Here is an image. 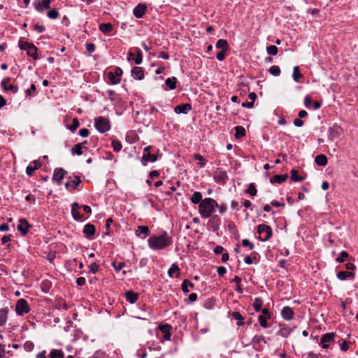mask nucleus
Instances as JSON below:
<instances>
[{
  "instance_id": "obj_18",
  "label": "nucleus",
  "mask_w": 358,
  "mask_h": 358,
  "mask_svg": "<svg viewBox=\"0 0 358 358\" xmlns=\"http://www.w3.org/2000/svg\"><path fill=\"white\" fill-rule=\"evenodd\" d=\"M29 228V224L27 220L25 219H20L17 226V229L21 232V234L25 235L28 232Z\"/></svg>"
},
{
  "instance_id": "obj_59",
  "label": "nucleus",
  "mask_w": 358,
  "mask_h": 358,
  "mask_svg": "<svg viewBox=\"0 0 358 358\" xmlns=\"http://www.w3.org/2000/svg\"><path fill=\"white\" fill-rule=\"evenodd\" d=\"M36 170H37V167L29 165L26 169V173L29 176H31L34 175Z\"/></svg>"
},
{
  "instance_id": "obj_44",
  "label": "nucleus",
  "mask_w": 358,
  "mask_h": 358,
  "mask_svg": "<svg viewBox=\"0 0 358 358\" xmlns=\"http://www.w3.org/2000/svg\"><path fill=\"white\" fill-rule=\"evenodd\" d=\"M303 77V75L300 73L299 66H294L293 69V79L296 82H299V79Z\"/></svg>"
},
{
  "instance_id": "obj_37",
  "label": "nucleus",
  "mask_w": 358,
  "mask_h": 358,
  "mask_svg": "<svg viewBox=\"0 0 358 358\" xmlns=\"http://www.w3.org/2000/svg\"><path fill=\"white\" fill-rule=\"evenodd\" d=\"M177 78L176 77L169 78L166 80L165 83L170 90L176 88Z\"/></svg>"
},
{
  "instance_id": "obj_31",
  "label": "nucleus",
  "mask_w": 358,
  "mask_h": 358,
  "mask_svg": "<svg viewBox=\"0 0 358 358\" xmlns=\"http://www.w3.org/2000/svg\"><path fill=\"white\" fill-rule=\"evenodd\" d=\"M190 200L192 203L194 204L201 203V202L203 200L202 199V194L199 192H194L192 195Z\"/></svg>"
},
{
  "instance_id": "obj_38",
  "label": "nucleus",
  "mask_w": 358,
  "mask_h": 358,
  "mask_svg": "<svg viewBox=\"0 0 358 358\" xmlns=\"http://www.w3.org/2000/svg\"><path fill=\"white\" fill-rule=\"evenodd\" d=\"M262 305L263 301L261 298L257 297L255 299L254 302L252 303V306L257 312L261 310Z\"/></svg>"
},
{
  "instance_id": "obj_21",
  "label": "nucleus",
  "mask_w": 358,
  "mask_h": 358,
  "mask_svg": "<svg viewBox=\"0 0 358 358\" xmlns=\"http://www.w3.org/2000/svg\"><path fill=\"white\" fill-rule=\"evenodd\" d=\"M282 316L286 320H290L294 316V310L289 306H285L282 310Z\"/></svg>"
},
{
  "instance_id": "obj_35",
  "label": "nucleus",
  "mask_w": 358,
  "mask_h": 358,
  "mask_svg": "<svg viewBox=\"0 0 358 358\" xmlns=\"http://www.w3.org/2000/svg\"><path fill=\"white\" fill-rule=\"evenodd\" d=\"M235 138H241L245 136V129L242 126H236L235 127Z\"/></svg>"
},
{
  "instance_id": "obj_51",
  "label": "nucleus",
  "mask_w": 358,
  "mask_h": 358,
  "mask_svg": "<svg viewBox=\"0 0 358 358\" xmlns=\"http://www.w3.org/2000/svg\"><path fill=\"white\" fill-rule=\"evenodd\" d=\"M348 257H349L348 252L346 251H343L339 255V256L336 257V261L337 262L341 263V262H343L345 260V259L348 258Z\"/></svg>"
},
{
  "instance_id": "obj_40",
  "label": "nucleus",
  "mask_w": 358,
  "mask_h": 358,
  "mask_svg": "<svg viewBox=\"0 0 358 358\" xmlns=\"http://www.w3.org/2000/svg\"><path fill=\"white\" fill-rule=\"evenodd\" d=\"M193 157L196 161L199 162L198 164L199 165L200 167L205 166L206 164V160L202 155H201L200 154H194Z\"/></svg>"
},
{
  "instance_id": "obj_27",
  "label": "nucleus",
  "mask_w": 358,
  "mask_h": 358,
  "mask_svg": "<svg viewBox=\"0 0 358 358\" xmlns=\"http://www.w3.org/2000/svg\"><path fill=\"white\" fill-rule=\"evenodd\" d=\"M287 177L288 176L287 174L275 175L271 179L270 181L271 183L281 184L287 180Z\"/></svg>"
},
{
  "instance_id": "obj_24",
  "label": "nucleus",
  "mask_w": 358,
  "mask_h": 358,
  "mask_svg": "<svg viewBox=\"0 0 358 358\" xmlns=\"http://www.w3.org/2000/svg\"><path fill=\"white\" fill-rule=\"evenodd\" d=\"M125 298L130 303H134L138 299V294L133 291H128L125 293Z\"/></svg>"
},
{
  "instance_id": "obj_22",
  "label": "nucleus",
  "mask_w": 358,
  "mask_h": 358,
  "mask_svg": "<svg viewBox=\"0 0 358 358\" xmlns=\"http://www.w3.org/2000/svg\"><path fill=\"white\" fill-rule=\"evenodd\" d=\"M157 160V156L150 152L144 153L142 157V164L145 166L148 162H155Z\"/></svg>"
},
{
  "instance_id": "obj_10",
  "label": "nucleus",
  "mask_w": 358,
  "mask_h": 358,
  "mask_svg": "<svg viewBox=\"0 0 358 358\" xmlns=\"http://www.w3.org/2000/svg\"><path fill=\"white\" fill-rule=\"evenodd\" d=\"M135 234L136 236L144 239L150 236V230L148 226H138L135 231Z\"/></svg>"
},
{
  "instance_id": "obj_46",
  "label": "nucleus",
  "mask_w": 358,
  "mask_h": 358,
  "mask_svg": "<svg viewBox=\"0 0 358 358\" xmlns=\"http://www.w3.org/2000/svg\"><path fill=\"white\" fill-rule=\"evenodd\" d=\"M189 287L192 288L194 287V284L192 282H191L190 281H189L188 280H185L182 284V290L185 293H187L189 292V290L188 289Z\"/></svg>"
},
{
  "instance_id": "obj_32",
  "label": "nucleus",
  "mask_w": 358,
  "mask_h": 358,
  "mask_svg": "<svg viewBox=\"0 0 358 358\" xmlns=\"http://www.w3.org/2000/svg\"><path fill=\"white\" fill-rule=\"evenodd\" d=\"M231 317L238 321L237 322L238 326H243L244 324V317L242 316V315L239 312H238V311L233 312L231 313Z\"/></svg>"
},
{
  "instance_id": "obj_19",
  "label": "nucleus",
  "mask_w": 358,
  "mask_h": 358,
  "mask_svg": "<svg viewBox=\"0 0 358 358\" xmlns=\"http://www.w3.org/2000/svg\"><path fill=\"white\" fill-rule=\"evenodd\" d=\"M131 76L135 79L142 80L144 78L143 69L138 66L134 67L131 69Z\"/></svg>"
},
{
  "instance_id": "obj_54",
  "label": "nucleus",
  "mask_w": 358,
  "mask_h": 358,
  "mask_svg": "<svg viewBox=\"0 0 358 358\" xmlns=\"http://www.w3.org/2000/svg\"><path fill=\"white\" fill-rule=\"evenodd\" d=\"M47 15L50 19H57L59 17V12L56 9H52L48 11Z\"/></svg>"
},
{
  "instance_id": "obj_48",
  "label": "nucleus",
  "mask_w": 358,
  "mask_h": 358,
  "mask_svg": "<svg viewBox=\"0 0 358 358\" xmlns=\"http://www.w3.org/2000/svg\"><path fill=\"white\" fill-rule=\"evenodd\" d=\"M135 51L136 52V57L135 58V63L136 64H141L143 61V53H142L141 50L138 48H135Z\"/></svg>"
},
{
  "instance_id": "obj_11",
  "label": "nucleus",
  "mask_w": 358,
  "mask_h": 358,
  "mask_svg": "<svg viewBox=\"0 0 358 358\" xmlns=\"http://www.w3.org/2000/svg\"><path fill=\"white\" fill-rule=\"evenodd\" d=\"M34 8L40 13L50 8V5L46 3L45 0H35L33 3Z\"/></svg>"
},
{
  "instance_id": "obj_16",
  "label": "nucleus",
  "mask_w": 358,
  "mask_h": 358,
  "mask_svg": "<svg viewBox=\"0 0 358 358\" xmlns=\"http://www.w3.org/2000/svg\"><path fill=\"white\" fill-rule=\"evenodd\" d=\"M146 9L147 7L145 4L139 3L134 8L133 10L134 16L137 18L142 17L145 13Z\"/></svg>"
},
{
  "instance_id": "obj_34",
  "label": "nucleus",
  "mask_w": 358,
  "mask_h": 358,
  "mask_svg": "<svg viewBox=\"0 0 358 358\" xmlns=\"http://www.w3.org/2000/svg\"><path fill=\"white\" fill-rule=\"evenodd\" d=\"M27 54L33 59H38L37 48L34 44L27 50Z\"/></svg>"
},
{
  "instance_id": "obj_55",
  "label": "nucleus",
  "mask_w": 358,
  "mask_h": 358,
  "mask_svg": "<svg viewBox=\"0 0 358 358\" xmlns=\"http://www.w3.org/2000/svg\"><path fill=\"white\" fill-rule=\"evenodd\" d=\"M33 43H30L27 41H19V47L21 50H27Z\"/></svg>"
},
{
  "instance_id": "obj_45",
  "label": "nucleus",
  "mask_w": 358,
  "mask_h": 358,
  "mask_svg": "<svg viewBox=\"0 0 358 358\" xmlns=\"http://www.w3.org/2000/svg\"><path fill=\"white\" fill-rule=\"evenodd\" d=\"M233 282H236V288H235V290L239 293V294H242L243 293V289L241 288V278L237 275H236L234 277V278L232 280Z\"/></svg>"
},
{
  "instance_id": "obj_49",
  "label": "nucleus",
  "mask_w": 358,
  "mask_h": 358,
  "mask_svg": "<svg viewBox=\"0 0 358 358\" xmlns=\"http://www.w3.org/2000/svg\"><path fill=\"white\" fill-rule=\"evenodd\" d=\"M268 71L269 73L274 76H278L280 74V69L279 68L278 66H272L269 69H268Z\"/></svg>"
},
{
  "instance_id": "obj_39",
  "label": "nucleus",
  "mask_w": 358,
  "mask_h": 358,
  "mask_svg": "<svg viewBox=\"0 0 358 358\" xmlns=\"http://www.w3.org/2000/svg\"><path fill=\"white\" fill-rule=\"evenodd\" d=\"M64 354L60 350L54 349L50 353V358H64Z\"/></svg>"
},
{
  "instance_id": "obj_7",
  "label": "nucleus",
  "mask_w": 358,
  "mask_h": 358,
  "mask_svg": "<svg viewBox=\"0 0 358 358\" xmlns=\"http://www.w3.org/2000/svg\"><path fill=\"white\" fill-rule=\"evenodd\" d=\"M227 179L228 176L226 171L220 168L216 169L214 173V180L216 182L220 184H225Z\"/></svg>"
},
{
  "instance_id": "obj_9",
  "label": "nucleus",
  "mask_w": 358,
  "mask_h": 358,
  "mask_svg": "<svg viewBox=\"0 0 358 358\" xmlns=\"http://www.w3.org/2000/svg\"><path fill=\"white\" fill-rule=\"evenodd\" d=\"M80 208V206L76 202H74L71 204L72 217L77 221H81L84 219V215L78 211Z\"/></svg>"
},
{
  "instance_id": "obj_33",
  "label": "nucleus",
  "mask_w": 358,
  "mask_h": 358,
  "mask_svg": "<svg viewBox=\"0 0 358 358\" xmlns=\"http://www.w3.org/2000/svg\"><path fill=\"white\" fill-rule=\"evenodd\" d=\"M107 78L108 80L110 81V83L112 85H117L120 83V78H117L115 76V73H114V71H109L107 73Z\"/></svg>"
},
{
  "instance_id": "obj_28",
  "label": "nucleus",
  "mask_w": 358,
  "mask_h": 358,
  "mask_svg": "<svg viewBox=\"0 0 358 358\" xmlns=\"http://www.w3.org/2000/svg\"><path fill=\"white\" fill-rule=\"evenodd\" d=\"M99 28L101 32H103L104 34H107V33L110 32L113 30V26L110 22L101 23L99 24Z\"/></svg>"
},
{
  "instance_id": "obj_42",
  "label": "nucleus",
  "mask_w": 358,
  "mask_h": 358,
  "mask_svg": "<svg viewBox=\"0 0 358 358\" xmlns=\"http://www.w3.org/2000/svg\"><path fill=\"white\" fill-rule=\"evenodd\" d=\"M291 179L295 182H301L304 180V178L298 175V171L295 169L291 171Z\"/></svg>"
},
{
  "instance_id": "obj_25",
  "label": "nucleus",
  "mask_w": 358,
  "mask_h": 358,
  "mask_svg": "<svg viewBox=\"0 0 358 358\" xmlns=\"http://www.w3.org/2000/svg\"><path fill=\"white\" fill-rule=\"evenodd\" d=\"M168 275L171 278L173 277L174 275L176 277H179L180 268L177 264L174 263L171 265V268L168 271Z\"/></svg>"
},
{
  "instance_id": "obj_8",
  "label": "nucleus",
  "mask_w": 358,
  "mask_h": 358,
  "mask_svg": "<svg viewBox=\"0 0 358 358\" xmlns=\"http://www.w3.org/2000/svg\"><path fill=\"white\" fill-rule=\"evenodd\" d=\"M66 173L67 172L64 169L56 168L54 170L52 181L57 182L58 185L62 184V180Z\"/></svg>"
},
{
  "instance_id": "obj_15",
  "label": "nucleus",
  "mask_w": 358,
  "mask_h": 358,
  "mask_svg": "<svg viewBox=\"0 0 358 358\" xmlns=\"http://www.w3.org/2000/svg\"><path fill=\"white\" fill-rule=\"evenodd\" d=\"M81 182L80 176H76L71 181H67L65 182V187L66 189H71L72 190L76 189L79 184Z\"/></svg>"
},
{
  "instance_id": "obj_50",
  "label": "nucleus",
  "mask_w": 358,
  "mask_h": 358,
  "mask_svg": "<svg viewBox=\"0 0 358 358\" xmlns=\"http://www.w3.org/2000/svg\"><path fill=\"white\" fill-rule=\"evenodd\" d=\"M278 48L275 46V45H268L267 48H266V51H267V53L269 55H273V56H275L277 55L278 53Z\"/></svg>"
},
{
  "instance_id": "obj_1",
  "label": "nucleus",
  "mask_w": 358,
  "mask_h": 358,
  "mask_svg": "<svg viewBox=\"0 0 358 358\" xmlns=\"http://www.w3.org/2000/svg\"><path fill=\"white\" fill-rule=\"evenodd\" d=\"M149 247L152 250H163L171 245L173 243L172 238L166 231L159 236H151L148 240Z\"/></svg>"
},
{
  "instance_id": "obj_64",
  "label": "nucleus",
  "mask_w": 358,
  "mask_h": 358,
  "mask_svg": "<svg viewBox=\"0 0 358 358\" xmlns=\"http://www.w3.org/2000/svg\"><path fill=\"white\" fill-rule=\"evenodd\" d=\"M36 91V85L34 84H31L29 89H27L25 92L28 96H33L34 92Z\"/></svg>"
},
{
  "instance_id": "obj_23",
  "label": "nucleus",
  "mask_w": 358,
  "mask_h": 358,
  "mask_svg": "<svg viewBox=\"0 0 358 358\" xmlns=\"http://www.w3.org/2000/svg\"><path fill=\"white\" fill-rule=\"evenodd\" d=\"M261 342H264V343H266V341L265 340V338L263 336H255L252 339V344L255 348L257 350H261V347L259 346Z\"/></svg>"
},
{
  "instance_id": "obj_36",
  "label": "nucleus",
  "mask_w": 358,
  "mask_h": 358,
  "mask_svg": "<svg viewBox=\"0 0 358 358\" xmlns=\"http://www.w3.org/2000/svg\"><path fill=\"white\" fill-rule=\"evenodd\" d=\"M8 313V311L7 308H2L0 310V326L5 324L7 320Z\"/></svg>"
},
{
  "instance_id": "obj_53",
  "label": "nucleus",
  "mask_w": 358,
  "mask_h": 358,
  "mask_svg": "<svg viewBox=\"0 0 358 358\" xmlns=\"http://www.w3.org/2000/svg\"><path fill=\"white\" fill-rule=\"evenodd\" d=\"M246 192L250 194L251 196H255L257 194V190L254 183H250L248 186Z\"/></svg>"
},
{
  "instance_id": "obj_47",
  "label": "nucleus",
  "mask_w": 358,
  "mask_h": 358,
  "mask_svg": "<svg viewBox=\"0 0 358 358\" xmlns=\"http://www.w3.org/2000/svg\"><path fill=\"white\" fill-rule=\"evenodd\" d=\"M80 126L78 119L75 117L73 119L72 124L68 126V129L71 131L74 132Z\"/></svg>"
},
{
  "instance_id": "obj_17",
  "label": "nucleus",
  "mask_w": 358,
  "mask_h": 358,
  "mask_svg": "<svg viewBox=\"0 0 358 358\" xmlns=\"http://www.w3.org/2000/svg\"><path fill=\"white\" fill-rule=\"evenodd\" d=\"M191 110H192V106L189 103L180 104V105L176 106L174 108L175 113H176L178 114H180V113L187 114Z\"/></svg>"
},
{
  "instance_id": "obj_4",
  "label": "nucleus",
  "mask_w": 358,
  "mask_h": 358,
  "mask_svg": "<svg viewBox=\"0 0 358 358\" xmlns=\"http://www.w3.org/2000/svg\"><path fill=\"white\" fill-rule=\"evenodd\" d=\"M257 232L260 235L259 239L262 241H268L272 236V229L266 224H259L257 227Z\"/></svg>"
},
{
  "instance_id": "obj_56",
  "label": "nucleus",
  "mask_w": 358,
  "mask_h": 358,
  "mask_svg": "<svg viewBox=\"0 0 358 358\" xmlns=\"http://www.w3.org/2000/svg\"><path fill=\"white\" fill-rule=\"evenodd\" d=\"M34 344L32 341H27L24 344V349L27 352H31L34 350Z\"/></svg>"
},
{
  "instance_id": "obj_52",
  "label": "nucleus",
  "mask_w": 358,
  "mask_h": 358,
  "mask_svg": "<svg viewBox=\"0 0 358 358\" xmlns=\"http://www.w3.org/2000/svg\"><path fill=\"white\" fill-rule=\"evenodd\" d=\"M267 320H269V319L268 317H266L265 316L262 315H260L258 317L259 322L261 327H262L263 328H266L268 327V323H267Z\"/></svg>"
},
{
  "instance_id": "obj_2",
  "label": "nucleus",
  "mask_w": 358,
  "mask_h": 358,
  "mask_svg": "<svg viewBox=\"0 0 358 358\" xmlns=\"http://www.w3.org/2000/svg\"><path fill=\"white\" fill-rule=\"evenodd\" d=\"M217 202L212 198L204 199L199 205V213L203 219L210 217L215 212Z\"/></svg>"
},
{
  "instance_id": "obj_41",
  "label": "nucleus",
  "mask_w": 358,
  "mask_h": 358,
  "mask_svg": "<svg viewBox=\"0 0 358 358\" xmlns=\"http://www.w3.org/2000/svg\"><path fill=\"white\" fill-rule=\"evenodd\" d=\"M212 224L213 230H217L219 227L220 220L217 215H214L209 221Z\"/></svg>"
},
{
  "instance_id": "obj_30",
  "label": "nucleus",
  "mask_w": 358,
  "mask_h": 358,
  "mask_svg": "<svg viewBox=\"0 0 358 358\" xmlns=\"http://www.w3.org/2000/svg\"><path fill=\"white\" fill-rule=\"evenodd\" d=\"M216 48L221 49V50H229V46L225 39H219L215 45Z\"/></svg>"
},
{
  "instance_id": "obj_12",
  "label": "nucleus",
  "mask_w": 358,
  "mask_h": 358,
  "mask_svg": "<svg viewBox=\"0 0 358 358\" xmlns=\"http://www.w3.org/2000/svg\"><path fill=\"white\" fill-rule=\"evenodd\" d=\"M10 81V78L8 77L3 79V80L1 81V83L2 88L6 91L10 90V91H12L14 94L17 93L18 91V87L15 85H10L9 84Z\"/></svg>"
},
{
  "instance_id": "obj_13",
  "label": "nucleus",
  "mask_w": 358,
  "mask_h": 358,
  "mask_svg": "<svg viewBox=\"0 0 358 358\" xmlns=\"http://www.w3.org/2000/svg\"><path fill=\"white\" fill-rule=\"evenodd\" d=\"M171 326L169 324H161L159 326V329L163 333V338L165 341H169L171 339Z\"/></svg>"
},
{
  "instance_id": "obj_3",
  "label": "nucleus",
  "mask_w": 358,
  "mask_h": 358,
  "mask_svg": "<svg viewBox=\"0 0 358 358\" xmlns=\"http://www.w3.org/2000/svg\"><path fill=\"white\" fill-rule=\"evenodd\" d=\"M96 129L100 133H105L110 129V123L108 118L105 117H98L94 120Z\"/></svg>"
},
{
  "instance_id": "obj_26",
  "label": "nucleus",
  "mask_w": 358,
  "mask_h": 358,
  "mask_svg": "<svg viewBox=\"0 0 358 358\" xmlns=\"http://www.w3.org/2000/svg\"><path fill=\"white\" fill-rule=\"evenodd\" d=\"M87 142L84 141L81 143H78L75 145L71 149L72 155H81L83 154V145L86 144Z\"/></svg>"
},
{
  "instance_id": "obj_57",
  "label": "nucleus",
  "mask_w": 358,
  "mask_h": 358,
  "mask_svg": "<svg viewBox=\"0 0 358 358\" xmlns=\"http://www.w3.org/2000/svg\"><path fill=\"white\" fill-rule=\"evenodd\" d=\"M112 266H113L114 269L117 272L120 271L122 268L124 267L125 263L123 262H120L117 264H116L115 262L112 263Z\"/></svg>"
},
{
  "instance_id": "obj_62",
  "label": "nucleus",
  "mask_w": 358,
  "mask_h": 358,
  "mask_svg": "<svg viewBox=\"0 0 358 358\" xmlns=\"http://www.w3.org/2000/svg\"><path fill=\"white\" fill-rule=\"evenodd\" d=\"M8 352L6 351L5 345L0 344V358H6V354Z\"/></svg>"
},
{
  "instance_id": "obj_29",
  "label": "nucleus",
  "mask_w": 358,
  "mask_h": 358,
  "mask_svg": "<svg viewBox=\"0 0 358 358\" xmlns=\"http://www.w3.org/2000/svg\"><path fill=\"white\" fill-rule=\"evenodd\" d=\"M315 162L318 166H324L327 164V157L326 155L321 154L316 156Z\"/></svg>"
},
{
  "instance_id": "obj_20",
  "label": "nucleus",
  "mask_w": 358,
  "mask_h": 358,
  "mask_svg": "<svg viewBox=\"0 0 358 358\" xmlns=\"http://www.w3.org/2000/svg\"><path fill=\"white\" fill-rule=\"evenodd\" d=\"M355 276V273L352 271H341L337 273V278L341 280H345L347 279H354Z\"/></svg>"
},
{
  "instance_id": "obj_43",
  "label": "nucleus",
  "mask_w": 358,
  "mask_h": 358,
  "mask_svg": "<svg viewBox=\"0 0 358 358\" xmlns=\"http://www.w3.org/2000/svg\"><path fill=\"white\" fill-rule=\"evenodd\" d=\"M111 145L115 152H119L122 148V145L121 142L117 139L112 140Z\"/></svg>"
},
{
  "instance_id": "obj_58",
  "label": "nucleus",
  "mask_w": 358,
  "mask_h": 358,
  "mask_svg": "<svg viewBox=\"0 0 358 358\" xmlns=\"http://www.w3.org/2000/svg\"><path fill=\"white\" fill-rule=\"evenodd\" d=\"M90 271L92 273H96L99 271V265L97 264L96 262L92 263L90 266Z\"/></svg>"
},
{
  "instance_id": "obj_63",
  "label": "nucleus",
  "mask_w": 358,
  "mask_h": 358,
  "mask_svg": "<svg viewBox=\"0 0 358 358\" xmlns=\"http://www.w3.org/2000/svg\"><path fill=\"white\" fill-rule=\"evenodd\" d=\"M226 51L227 50H221L217 52L216 57L219 61H223L226 57Z\"/></svg>"
},
{
  "instance_id": "obj_14",
  "label": "nucleus",
  "mask_w": 358,
  "mask_h": 358,
  "mask_svg": "<svg viewBox=\"0 0 358 358\" xmlns=\"http://www.w3.org/2000/svg\"><path fill=\"white\" fill-rule=\"evenodd\" d=\"M95 231L96 228L92 224L88 223L84 227L83 233L89 239H91L94 236Z\"/></svg>"
},
{
  "instance_id": "obj_5",
  "label": "nucleus",
  "mask_w": 358,
  "mask_h": 358,
  "mask_svg": "<svg viewBox=\"0 0 358 358\" xmlns=\"http://www.w3.org/2000/svg\"><path fill=\"white\" fill-rule=\"evenodd\" d=\"M15 311L17 315L22 316L30 311V307L24 299H20L15 305Z\"/></svg>"
},
{
  "instance_id": "obj_6",
  "label": "nucleus",
  "mask_w": 358,
  "mask_h": 358,
  "mask_svg": "<svg viewBox=\"0 0 358 358\" xmlns=\"http://www.w3.org/2000/svg\"><path fill=\"white\" fill-rule=\"evenodd\" d=\"M336 334L334 332L324 334L322 336L320 345L324 349H328L330 344L334 343V339Z\"/></svg>"
},
{
  "instance_id": "obj_60",
  "label": "nucleus",
  "mask_w": 358,
  "mask_h": 358,
  "mask_svg": "<svg viewBox=\"0 0 358 358\" xmlns=\"http://www.w3.org/2000/svg\"><path fill=\"white\" fill-rule=\"evenodd\" d=\"M313 104L312 98L310 96L307 95L304 99V105L307 108H310L311 105Z\"/></svg>"
},
{
  "instance_id": "obj_61",
  "label": "nucleus",
  "mask_w": 358,
  "mask_h": 358,
  "mask_svg": "<svg viewBox=\"0 0 358 358\" xmlns=\"http://www.w3.org/2000/svg\"><path fill=\"white\" fill-rule=\"evenodd\" d=\"M242 245L244 247H249L250 250H252L255 247L254 243H251L248 239H243L242 241Z\"/></svg>"
}]
</instances>
